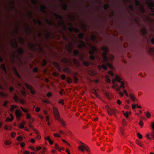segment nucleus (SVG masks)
Here are the masks:
<instances>
[{
	"label": "nucleus",
	"mask_w": 154,
	"mask_h": 154,
	"mask_svg": "<svg viewBox=\"0 0 154 154\" xmlns=\"http://www.w3.org/2000/svg\"><path fill=\"white\" fill-rule=\"evenodd\" d=\"M103 52L102 54V56L103 57L102 62L104 64H103L101 66L99 65L98 68L100 69L102 67L104 70H106L107 69V66L109 68L112 69L113 66L112 65L108 62V59L107 57V53L108 51V48L106 46H104L101 48Z\"/></svg>",
	"instance_id": "obj_1"
},
{
	"label": "nucleus",
	"mask_w": 154,
	"mask_h": 154,
	"mask_svg": "<svg viewBox=\"0 0 154 154\" xmlns=\"http://www.w3.org/2000/svg\"><path fill=\"white\" fill-rule=\"evenodd\" d=\"M87 44L90 48V50L89 48H88V49H86L88 51L89 54L91 55L90 57V59L91 60H94L95 58V57L94 54L95 52L97 51V49L95 47L93 46L91 44L88 43Z\"/></svg>",
	"instance_id": "obj_2"
},
{
	"label": "nucleus",
	"mask_w": 154,
	"mask_h": 154,
	"mask_svg": "<svg viewBox=\"0 0 154 154\" xmlns=\"http://www.w3.org/2000/svg\"><path fill=\"white\" fill-rule=\"evenodd\" d=\"M78 36L81 40H79V42L81 44L78 45V48L81 49H83L84 48L88 49V48L87 47V44L84 41L82 40L84 36V35L83 33L79 34Z\"/></svg>",
	"instance_id": "obj_3"
},
{
	"label": "nucleus",
	"mask_w": 154,
	"mask_h": 154,
	"mask_svg": "<svg viewBox=\"0 0 154 154\" xmlns=\"http://www.w3.org/2000/svg\"><path fill=\"white\" fill-rule=\"evenodd\" d=\"M53 110L56 119L64 127L65 126V124L63 120L60 118L59 113L57 109L55 107L53 108Z\"/></svg>",
	"instance_id": "obj_4"
},
{
	"label": "nucleus",
	"mask_w": 154,
	"mask_h": 154,
	"mask_svg": "<svg viewBox=\"0 0 154 154\" xmlns=\"http://www.w3.org/2000/svg\"><path fill=\"white\" fill-rule=\"evenodd\" d=\"M116 81L121 83V85H120V87L121 88L123 89H124L125 88L124 82L121 81V79L120 77L117 75H116L115 79H113V84H115Z\"/></svg>",
	"instance_id": "obj_5"
},
{
	"label": "nucleus",
	"mask_w": 154,
	"mask_h": 154,
	"mask_svg": "<svg viewBox=\"0 0 154 154\" xmlns=\"http://www.w3.org/2000/svg\"><path fill=\"white\" fill-rule=\"evenodd\" d=\"M80 143L81 146H80L78 147L79 149L82 152H84V149L88 152L89 150V147L86 145L81 142H80Z\"/></svg>",
	"instance_id": "obj_6"
},
{
	"label": "nucleus",
	"mask_w": 154,
	"mask_h": 154,
	"mask_svg": "<svg viewBox=\"0 0 154 154\" xmlns=\"http://www.w3.org/2000/svg\"><path fill=\"white\" fill-rule=\"evenodd\" d=\"M146 3L148 5L149 8L152 12L154 11V3L151 0H147Z\"/></svg>",
	"instance_id": "obj_7"
},
{
	"label": "nucleus",
	"mask_w": 154,
	"mask_h": 154,
	"mask_svg": "<svg viewBox=\"0 0 154 154\" xmlns=\"http://www.w3.org/2000/svg\"><path fill=\"white\" fill-rule=\"evenodd\" d=\"M108 113L109 115L111 116L112 114L116 116L117 111L114 109L109 108L107 109Z\"/></svg>",
	"instance_id": "obj_8"
},
{
	"label": "nucleus",
	"mask_w": 154,
	"mask_h": 154,
	"mask_svg": "<svg viewBox=\"0 0 154 154\" xmlns=\"http://www.w3.org/2000/svg\"><path fill=\"white\" fill-rule=\"evenodd\" d=\"M152 127L153 130V131L151 132L150 134H146V137H147L148 139L151 140L152 139L151 137H149L150 135H151L153 138V139L154 140V122L152 123Z\"/></svg>",
	"instance_id": "obj_9"
},
{
	"label": "nucleus",
	"mask_w": 154,
	"mask_h": 154,
	"mask_svg": "<svg viewBox=\"0 0 154 154\" xmlns=\"http://www.w3.org/2000/svg\"><path fill=\"white\" fill-rule=\"evenodd\" d=\"M26 87V88L28 89L29 90H30V91L32 94L33 95L35 94V91L32 89V87L29 85L26 84L25 85Z\"/></svg>",
	"instance_id": "obj_10"
},
{
	"label": "nucleus",
	"mask_w": 154,
	"mask_h": 154,
	"mask_svg": "<svg viewBox=\"0 0 154 154\" xmlns=\"http://www.w3.org/2000/svg\"><path fill=\"white\" fill-rule=\"evenodd\" d=\"M15 113L18 120H20V117L22 116V113L20 111L16 109L15 111Z\"/></svg>",
	"instance_id": "obj_11"
},
{
	"label": "nucleus",
	"mask_w": 154,
	"mask_h": 154,
	"mask_svg": "<svg viewBox=\"0 0 154 154\" xmlns=\"http://www.w3.org/2000/svg\"><path fill=\"white\" fill-rule=\"evenodd\" d=\"M69 29L71 32H74L76 33H78L80 32L79 29L75 27H69Z\"/></svg>",
	"instance_id": "obj_12"
},
{
	"label": "nucleus",
	"mask_w": 154,
	"mask_h": 154,
	"mask_svg": "<svg viewBox=\"0 0 154 154\" xmlns=\"http://www.w3.org/2000/svg\"><path fill=\"white\" fill-rule=\"evenodd\" d=\"M141 32L143 35H145L147 34V30L145 27L143 28L141 30Z\"/></svg>",
	"instance_id": "obj_13"
},
{
	"label": "nucleus",
	"mask_w": 154,
	"mask_h": 154,
	"mask_svg": "<svg viewBox=\"0 0 154 154\" xmlns=\"http://www.w3.org/2000/svg\"><path fill=\"white\" fill-rule=\"evenodd\" d=\"M28 45L30 49L34 50L36 49V47L32 43H29Z\"/></svg>",
	"instance_id": "obj_14"
},
{
	"label": "nucleus",
	"mask_w": 154,
	"mask_h": 154,
	"mask_svg": "<svg viewBox=\"0 0 154 154\" xmlns=\"http://www.w3.org/2000/svg\"><path fill=\"white\" fill-rule=\"evenodd\" d=\"M79 51L76 49H75L73 51V54L74 56L78 57L79 54Z\"/></svg>",
	"instance_id": "obj_15"
},
{
	"label": "nucleus",
	"mask_w": 154,
	"mask_h": 154,
	"mask_svg": "<svg viewBox=\"0 0 154 154\" xmlns=\"http://www.w3.org/2000/svg\"><path fill=\"white\" fill-rule=\"evenodd\" d=\"M17 51L19 54L22 55L24 52V50L22 48H20Z\"/></svg>",
	"instance_id": "obj_16"
},
{
	"label": "nucleus",
	"mask_w": 154,
	"mask_h": 154,
	"mask_svg": "<svg viewBox=\"0 0 154 154\" xmlns=\"http://www.w3.org/2000/svg\"><path fill=\"white\" fill-rule=\"evenodd\" d=\"M13 47L15 49H17L18 47V45L16 41H15L14 44L11 43Z\"/></svg>",
	"instance_id": "obj_17"
},
{
	"label": "nucleus",
	"mask_w": 154,
	"mask_h": 154,
	"mask_svg": "<svg viewBox=\"0 0 154 154\" xmlns=\"http://www.w3.org/2000/svg\"><path fill=\"white\" fill-rule=\"evenodd\" d=\"M54 65L55 67H56L58 68V69L59 71H61V68L60 67V66L59 65V63H57V62H54Z\"/></svg>",
	"instance_id": "obj_18"
},
{
	"label": "nucleus",
	"mask_w": 154,
	"mask_h": 154,
	"mask_svg": "<svg viewBox=\"0 0 154 154\" xmlns=\"http://www.w3.org/2000/svg\"><path fill=\"white\" fill-rule=\"evenodd\" d=\"M0 67L1 69H2L5 73L6 72V69L5 66L4 64H2L1 65Z\"/></svg>",
	"instance_id": "obj_19"
},
{
	"label": "nucleus",
	"mask_w": 154,
	"mask_h": 154,
	"mask_svg": "<svg viewBox=\"0 0 154 154\" xmlns=\"http://www.w3.org/2000/svg\"><path fill=\"white\" fill-rule=\"evenodd\" d=\"M4 129L6 130H11L12 128V127L11 126H7L5 125L4 126Z\"/></svg>",
	"instance_id": "obj_20"
},
{
	"label": "nucleus",
	"mask_w": 154,
	"mask_h": 154,
	"mask_svg": "<svg viewBox=\"0 0 154 154\" xmlns=\"http://www.w3.org/2000/svg\"><path fill=\"white\" fill-rule=\"evenodd\" d=\"M46 7L44 5H42L41 6V11L45 13H46V11H45V9H46Z\"/></svg>",
	"instance_id": "obj_21"
},
{
	"label": "nucleus",
	"mask_w": 154,
	"mask_h": 154,
	"mask_svg": "<svg viewBox=\"0 0 154 154\" xmlns=\"http://www.w3.org/2000/svg\"><path fill=\"white\" fill-rule=\"evenodd\" d=\"M61 62L63 63H67L69 62V60L66 58H63L62 59Z\"/></svg>",
	"instance_id": "obj_22"
},
{
	"label": "nucleus",
	"mask_w": 154,
	"mask_h": 154,
	"mask_svg": "<svg viewBox=\"0 0 154 154\" xmlns=\"http://www.w3.org/2000/svg\"><path fill=\"white\" fill-rule=\"evenodd\" d=\"M83 63L84 65H85L87 67L89 66L90 65V63H89V62L83 60Z\"/></svg>",
	"instance_id": "obj_23"
},
{
	"label": "nucleus",
	"mask_w": 154,
	"mask_h": 154,
	"mask_svg": "<svg viewBox=\"0 0 154 154\" xmlns=\"http://www.w3.org/2000/svg\"><path fill=\"white\" fill-rule=\"evenodd\" d=\"M64 71L68 74H69L70 73V70L69 68L67 67H66L64 69Z\"/></svg>",
	"instance_id": "obj_24"
},
{
	"label": "nucleus",
	"mask_w": 154,
	"mask_h": 154,
	"mask_svg": "<svg viewBox=\"0 0 154 154\" xmlns=\"http://www.w3.org/2000/svg\"><path fill=\"white\" fill-rule=\"evenodd\" d=\"M91 38V40L93 42L95 41L97 39V37L95 35H92Z\"/></svg>",
	"instance_id": "obj_25"
},
{
	"label": "nucleus",
	"mask_w": 154,
	"mask_h": 154,
	"mask_svg": "<svg viewBox=\"0 0 154 154\" xmlns=\"http://www.w3.org/2000/svg\"><path fill=\"white\" fill-rule=\"evenodd\" d=\"M73 60V62L75 64L77 65H79V63L77 60L75 59H74Z\"/></svg>",
	"instance_id": "obj_26"
},
{
	"label": "nucleus",
	"mask_w": 154,
	"mask_h": 154,
	"mask_svg": "<svg viewBox=\"0 0 154 154\" xmlns=\"http://www.w3.org/2000/svg\"><path fill=\"white\" fill-rule=\"evenodd\" d=\"M69 50L70 51H71V49L73 47V45L72 43L71 42H70L69 44Z\"/></svg>",
	"instance_id": "obj_27"
},
{
	"label": "nucleus",
	"mask_w": 154,
	"mask_h": 154,
	"mask_svg": "<svg viewBox=\"0 0 154 154\" xmlns=\"http://www.w3.org/2000/svg\"><path fill=\"white\" fill-rule=\"evenodd\" d=\"M5 144L6 145H8L11 144V142L10 140H5Z\"/></svg>",
	"instance_id": "obj_28"
},
{
	"label": "nucleus",
	"mask_w": 154,
	"mask_h": 154,
	"mask_svg": "<svg viewBox=\"0 0 154 154\" xmlns=\"http://www.w3.org/2000/svg\"><path fill=\"white\" fill-rule=\"evenodd\" d=\"M19 41L21 44L23 43L24 42V40L21 37L19 36L18 37Z\"/></svg>",
	"instance_id": "obj_29"
},
{
	"label": "nucleus",
	"mask_w": 154,
	"mask_h": 154,
	"mask_svg": "<svg viewBox=\"0 0 154 154\" xmlns=\"http://www.w3.org/2000/svg\"><path fill=\"white\" fill-rule=\"evenodd\" d=\"M54 15L55 16H56V19H57L58 18H59L61 19L62 18V17L61 15L57 14L56 13H54Z\"/></svg>",
	"instance_id": "obj_30"
},
{
	"label": "nucleus",
	"mask_w": 154,
	"mask_h": 154,
	"mask_svg": "<svg viewBox=\"0 0 154 154\" xmlns=\"http://www.w3.org/2000/svg\"><path fill=\"white\" fill-rule=\"evenodd\" d=\"M129 96L131 97V100L133 101H134L135 100V98L134 96L131 94H130Z\"/></svg>",
	"instance_id": "obj_31"
},
{
	"label": "nucleus",
	"mask_w": 154,
	"mask_h": 154,
	"mask_svg": "<svg viewBox=\"0 0 154 154\" xmlns=\"http://www.w3.org/2000/svg\"><path fill=\"white\" fill-rule=\"evenodd\" d=\"M109 58L111 61H112L114 59V57L112 55H109Z\"/></svg>",
	"instance_id": "obj_32"
},
{
	"label": "nucleus",
	"mask_w": 154,
	"mask_h": 154,
	"mask_svg": "<svg viewBox=\"0 0 154 154\" xmlns=\"http://www.w3.org/2000/svg\"><path fill=\"white\" fill-rule=\"evenodd\" d=\"M21 109L25 113H27L28 112V110L27 109H25L23 108L22 107H20Z\"/></svg>",
	"instance_id": "obj_33"
},
{
	"label": "nucleus",
	"mask_w": 154,
	"mask_h": 154,
	"mask_svg": "<svg viewBox=\"0 0 154 154\" xmlns=\"http://www.w3.org/2000/svg\"><path fill=\"white\" fill-rule=\"evenodd\" d=\"M14 100L16 101H17L19 100V98L18 97H17V95L16 94H15L14 96Z\"/></svg>",
	"instance_id": "obj_34"
},
{
	"label": "nucleus",
	"mask_w": 154,
	"mask_h": 154,
	"mask_svg": "<svg viewBox=\"0 0 154 154\" xmlns=\"http://www.w3.org/2000/svg\"><path fill=\"white\" fill-rule=\"evenodd\" d=\"M146 116L148 118H149L151 116V114L149 112H147L146 113Z\"/></svg>",
	"instance_id": "obj_35"
},
{
	"label": "nucleus",
	"mask_w": 154,
	"mask_h": 154,
	"mask_svg": "<svg viewBox=\"0 0 154 154\" xmlns=\"http://www.w3.org/2000/svg\"><path fill=\"white\" fill-rule=\"evenodd\" d=\"M135 2L136 5L138 6H140L141 4H140V2L138 0H135Z\"/></svg>",
	"instance_id": "obj_36"
},
{
	"label": "nucleus",
	"mask_w": 154,
	"mask_h": 154,
	"mask_svg": "<svg viewBox=\"0 0 154 154\" xmlns=\"http://www.w3.org/2000/svg\"><path fill=\"white\" fill-rule=\"evenodd\" d=\"M67 81L69 83H71L72 82V80L69 77H68L67 79Z\"/></svg>",
	"instance_id": "obj_37"
},
{
	"label": "nucleus",
	"mask_w": 154,
	"mask_h": 154,
	"mask_svg": "<svg viewBox=\"0 0 154 154\" xmlns=\"http://www.w3.org/2000/svg\"><path fill=\"white\" fill-rule=\"evenodd\" d=\"M109 7V5L108 4H106L104 6V9L106 10H107L108 9V8Z\"/></svg>",
	"instance_id": "obj_38"
},
{
	"label": "nucleus",
	"mask_w": 154,
	"mask_h": 154,
	"mask_svg": "<svg viewBox=\"0 0 154 154\" xmlns=\"http://www.w3.org/2000/svg\"><path fill=\"white\" fill-rule=\"evenodd\" d=\"M17 139L18 141H21L22 140L23 138L21 136H20L17 137Z\"/></svg>",
	"instance_id": "obj_39"
},
{
	"label": "nucleus",
	"mask_w": 154,
	"mask_h": 154,
	"mask_svg": "<svg viewBox=\"0 0 154 154\" xmlns=\"http://www.w3.org/2000/svg\"><path fill=\"white\" fill-rule=\"evenodd\" d=\"M51 36V34L49 32H48L46 35V37L47 39H49Z\"/></svg>",
	"instance_id": "obj_40"
},
{
	"label": "nucleus",
	"mask_w": 154,
	"mask_h": 154,
	"mask_svg": "<svg viewBox=\"0 0 154 154\" xmlns=\"http://www.w3.org/2000/svg\"><path fill=\"white\" fill-rule=\"evenodd\" d=\"M19 127L21 129H23L24 128V124L23 123H21L19 125Z\"/></svg>",
	"instance_id": "obj_41"
},
{
	"label": "nucleus",
	"mask_w": 154,
	"mask_h": 154,
	"mask_svg": "<svg viewBox=\"0 0 154 154\" xmlns=\"http://www.w3.org/2000/svg\"><path fill=\"white\" fill-rule=\"evenodd\" d=\"M136 143L139 145L140 146L142 147L143 146V144L141 143L138 140H137L136 141Z\"/></svg>",
	"instance_id": "obj_42"
},
{
	"label": "nucleus",
	"mask_w": 154,
	"mask_h": 154,
	"mask_svg": "<svg viewBox=\"0 0 154 154\" xmlns=\"http://www.w3.org/2000/svg\"><path fill=\"white\" fill-rule=\"evenodd\" d=\"M13 120V118H10L9 117H7L6 119V121H12Z\"/></svg>",
	"instance_id": "obj_43"
},
{
	"label": "nucleus",
	"mask_w": 154,
	"mask_h": 154,
	"mask_svg": "<svg viewBox=\"0 0 154 154\" xmlns=\"http://www.w3.org/2000/svg\"><path fill=\"white\" fill-rule=\"evenodd\" d=\"M15 135L16 133L14 132H12L11 133V136L13 138L14 137H15Z\"/></svg>",
	"instance_id": "obj_44"
},
{
	"label": "nucleus",
	"mask_w": 154,
	"mask_h": 154,
	"mask_svg": "<svg viewBox=\"0 0 154 154\" xmlns=\"http://www.w3.org/2000/svg\"><path fill=\"white\" fill-rule=\"evenodd\" d=\"M47 23L50 25H53V23L52 22L49 20H48L47 21Z\"/></svg>",
	"instance_id": "obj_45"
},
{
	"label": "nucleus",
	"mask_w": 154,
	"mask_h": 154,
	"mask_svg": "<svg viewBox=\"0 0 154 154\" xmlns=\"http://www.w3.org/2000/svg\"><path fill=\"white\" fill-rule=\"evenodd\" d=\"M17 108V106L15 105H12L11 106V108L12 110H14L15 108Z\"/></svg>",
	"instance_id": "obj_46"
},
{
	"label": "nucleus",
	"mask_w": 154,
	"mask_h": 154,
	"mask_svg": "<svg viewBox=\"0 0 154 154\" xmlns=\"http://www.w3.org/2000/svg\"><path fill=\"white\" fill-rule=\"evenodd\" d=\"M137 135L139 139H141L142 138V136L140 133H137Z\"/></svg>",
	"instance_id": "obj_47"
},
{
	"label": "nucleus",
	"mask_w": 154,
	"mask_h": 154,
	"mask_svg": "<svg viewBox=\"0 0 154 154\" xmlns=\"http://www.w3.org/2000/svg\"><path fill=\"white\" fill-rule=\"evenodd\" d=\"M123 114L127 118H128V112H126V113H125L124 112Z\"/></svg>",
	"instance_id": "obj_48"
},
{
	"label": "nucleus",
	"mask_w": 154,
	"mask_h": 154,
	"mask_svg": "<svg viewBox=\"0 0 154 154\" xmlns=\"http://www.w3.org/2000/svg\"><path fill=\"white\" fill-rule=\"evenodd\" d=\"M15 74L16 75H17V76H18L19 78H20V76L18 73L17 72V70L15 69Z\"/></svg>",
	"instance_id": "obj_49"
},
{
	"label": "nucleus",
	"mask_w": 154,
	"mask_h": 154,
	"mask_svg": "<svg viewBox=\"0 0 154 154\" xmlns=\"http://www.w3.org/2000/svg\"><path fill=\"white\" fill-rule=\"evenodd\" d=\"M55 148V149L59 150V147L58 146V145L56 143H54Z\"/></svg>",
	"instance_id": "obj_50"
},
{
	"label": "nucleus",
	"mask_w": 154,
	"mask_h": 154,
	"mask_svg": "<svg viewBox=\"0 0 154 154\" xmlns=\"http://www.w3.org/2000/svg\"><path fill=\"white\" fill-rule=\"evenodd\" d=\"M61 78L63 80H65L66 79L65 75L64 74H62L61 75Z\"/></svg>",
	"instance_id": "obj_51"
},
{
	"label": "nucleus",
	"mask_w": 154,
	"mask_h": 154,
	"mask_svg": "<svg viewBox=\"0 0 154 154\" xmlns=\"http://www.w3.org/2000/svg\"><path fill=\"white\" fill-rule=\"evenodd\" d=\"M116 87H117L116 88V90L117 91H119L120 90V88L118 87L117 84H116Z\"/></svg>",
	"instance_id": "obj_52"
},
{
	"label": "nucleus",
	"mask_w": 154,
	"mask_h": 154,
	"mask_svg": "<svg viewBox=\"0 0 154 154\" xmlns=\"http://www.w3.org/2000/svg\"><path fill=\"white\" fill-rule=\"evenodd\" d=\"M47 96L48 97H50L52 96V94L50 92H48L47 93Z\"/></svg>",
	"instance_id": "obj_53"
},
{
	"label": "nucleus",
	"mask_w": 154,
	"mask_h": 154,
	"mask_svg": "<svg viewBox=\"0 0 154 154\" xmlns=\"http://www.w3.org/2000/svg\"><path fill=\"white\" fill-rule=\"evenodd\" d=\"M67 5L66 4H65L63 6V8L66 10L67 9Z\"/></svg>",
	"instance_id": "obj_54"
},
{
	"label": "nucleus",
	"mask_w": 154,
	"mask_h": 154,
	"mask_svg": "<svg viewBox=\"0 0 154 154\" xmlns=\"http://www.w3.org/2000/svg\"><path fill=\"white\" fill-rule=\"evenodd\" d=\"M26 118L28 119H31V116L30 114L28 113L26 115Z\"/></svg>",
	"instance_id": "obj_55"
},
{
	"label": "nucleus",
	"mask_w": 154,
	"mask_h": 154,
	"mask_svg": "<svg viewBox=\"0 0 154 154\" xmlns=\"http://www.w3.org/2000/svg\"><path fill=\"white\" fill-rule=\"evenodd\" d=\"M54 136L55 137H60V135H59L58 134H57V133L54 134Z\"/></svg>",
	"instance_id": "obj_56"
},
{
	"label": "nucleus",
	"mask_w": 154,
	"mask_h": 154,
	"mask_svg": "<svg viewBox=\"0 0 154 154\" xmlns=\"http://www.w3.org/2000/svg\"><path fill=\"white\" fill-rule=\"evenodd\" d=\"M33 71L35 72H37L38 71L37 68L36 67L34 68L33 69Z\"/></svg>",
	"instance_id": "obj_57"
},
{
	"label": "nucleus",
	"mask_w": 154,
	"mask_h": 154,
	"mask_svg": "<svg viewBox=\"0 0 154 154\" xmlns=\"http://www.w3.org/2000/svg\"><path fill=\"white\" fill-rule=\"evenodd\" d=\"M14 90V88L12 87H10L9 88V90L11 92H12Z\"/></svg>",
	"instance_id": "obj_58"
},
{
	"label": "nucleus",
	"mask_w": 154,
	"mask_h": 154,
	"mask_svg": "<svg viewBox=\"0 0 154 154\" xmlns=\"http://www.w3.org/2000/svg\"><path fill=\"white\" fill-rule=\"evenodd\" d=\"M35 109L36 111L37 112H39L40 110H41V109L40 108L38 107H36L35 108Z\"/></svg>",
	"instance_id": "obj_59"
},
{
	"label": "nucleus",
	"mask_w": 154,
	"mask_h": 154,
	"mask_svg": "<svg viewBox=\"0 0 154 154\" xmlns=\"http://www.w3.org/2000/svg\"><path fill=\"white\" fill-rule=\"evenodd\" d=\"M109 74L110 75L112 76H114V74L111 71H110L109 72Z\"/></svg>",
	"instance_id": "obj_60"
},
{
	"label": "nucleus",
	"mask_w": 154,
	"mask_h": 154,
	"mask_svg": "<svg viewBox=\"0 0 154 154\" xmlns=\"http://www.w3.org/2000/svg\"><path fill=\"white\" fill-rule=\"evenodd\" d=\"M74 79L75 83H77L78 80V78L76 76H74Z\"/></svg>",
	"instance_id": "obj_61"
},
{
	"label": "nucleus",
	"mask_w": 154,
	"mask_h": 154,
	"mask_svg": "<svg viewBox=\"0 0 154 154\" xmlns=\"http://www.w3.org/2000/svg\"><path fill=\"white\" fill-rule=\"evenodd\" d=\"M63 99L60 100L59 101V103H61V104H62V105L64 104V103H63Z\"/></svg>",
	"instance_id": "obj_62"
},
{
	"label": "nucleus",
	"mask_w": 154,
	"mask_h": 154,
	"mask_svg": "<svg viewBox=\"0 0 154 154\" xmlns=\"http://www.w3.org/2000/svg\"><path fill=\"white\" fill-rule=\"evenodd\" d=\"M143 122L141 120H140L139 122V125L141 126H143Z\"/></svg>",
	"instance_id": "obj_63"
},
{
	"label": "nucleus",
	"mask_w": 154,
	"mask_h": 154,
	"mask_svg": "<svg viewBox=\"0 0 154 154\" xmlns=\"http://www.w3.org/2000/svg\"><path fill=\"white\" fill-rule=\"evenodd\" d=\"M130 8L131 10L132 11H133L134 10V6L131 5L130 6Z\"/></svg>",
	"instance_id": "obj_64"
}]
</instances>
